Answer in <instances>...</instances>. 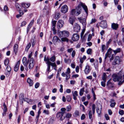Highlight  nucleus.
<instances>
[{"label": "nucleus", "instance_id": "f257e3e1", "mask_svg": "<svg viewBox=\"0 0 124 124\" xmlns=\"http://www.w3.org/2000/svg\"><path fill=\"white\" fill-rule=\"evenodd\" d=\"M112 77L113 78V80L114 82H119L118 83L119 85H121L124 82V80H123L122 82H120L122 80V77L120 76V75L119 74V73L117 74L116 73L113 74L112 75Z\"/></svg>", "mask_w": 124, "mask_h": 124}, {"label": "nucleus", "instance_id": "f03ea898", "mask_svg": "<svg viewBox=\"0 0 124 124\" xmlns=\"http://www.w3.org/2000/svg\"><path fill=\"white\" fill-rule=\"evenodd\" d=\"M82 11L81 7L79 5L76 7V8L71 10L70 14L72 15L78 16L80 14Z\"/></svg>", "mask_w": 124, "mask_h": 124}, {"label": "nucleus", "instance_id": "7ed1b4c3", "mask_svg": "<svg viewBox=\"0 0 124 124\" xmlns=\"http://www.w3.org/2000/svg\"><path fill=\"white\" fill-rule=\"evenodd\" d=\"M66 109L65 108H62L61 109V112L57 113L56 115L57 118H59L61 120H62L65 118V116H64V114L65 112Z\"/></svg>", "mask_w": 124, "mask_h": 124}, {"label": "nucleus", "instance_id": "20e7f679", "mask_svg": "<svg viewBox=\"0 0 124 124\" xmlns=\"http://www.w3.org/2000/svg\"><path fill=\"white\" fill-rule=\"evenodd\" d=\"M69 35V32L66 31H60L58 33V35L60 38L62 37H68Z\"/></svg>", "mask_w": 124, "mask_h": 124}, {"label": "nucleus", "instance_id": "39448f33", "mask_svg": "<svg viewBox=\"0 0 124 124\" xmlns=\"http://www.w3.org/2000/svg\"><path fill=\"white\" fill-rule=\"evenodd\" d=\"M78 19L80 22L83 25L84 28H85L87 23L85 18H82L81 17H79L78 18Z\"/></svg>", "mask_w": 124, "mask_h": 124}, {"label": "nucleus", "instance_id": "423d86ee", "mask_svg": "<svg viewBox=\"0 0 124 124\" xmlns=\"http://www.w3.org/2000/svg\"><path fill=\"white\" fill-rule=\"evenodd\" d=\"M102 107L101 105L100 104H98L97 107L96 108V112L99 116L101 113Z\"/></svg>", "mask_w": 124, "mask_h": 124}, {"label": "nucleus", "instance_id": "0eeeda50", "mask_svg": "<svg viewBox=\"0 0 124 124\" xmlns=\"http://www.w3.org/2000/svg\"><path fill=\"white\" fill-rule=\"evenodd\" d=\"M92 68L90 67L88 65H87L85 67L84 71L85 73L86 74H88L91 71Z\"/></svg>", "mask_w": 124, "mask_h": 124}, {"label": "nucleus", "instance_id": "6e6552de", "mask_svg": "<svg viewBox=\"0 0 124 124\" xmlns=\"http://www.w3.org/2000/svg\"><path fill=\"white\" fill-rule=\"evenodd\" d=\"M34 60L33 58H31L29 60V64L28 67L29 69H31L33 67L34 65Z\"/></svg>", "mask_w": 124, "mask_h": 124}, {"label": "nucleus", "instance_id": "1a4fd4ad", "mask_svg": "<svg viewBox=\"0 0 124 124\" xmlns=\"http://www.w3.org/2000/svg\"><path fill=\"white\" fill-rule=\"evenodd\" d=\"M100 26L103 29L106 28L107 26L106 21L103 20L101 21L100 23Z\"/></svg>", "mask_w": 124, "mask_h": 124}, {"label": "nucleus", "instance_id": "9d476101", "mask_svg": "<svg viewBox=\"0 0 124 124\" xmlns=\"http://www.w3.org/2000/svg\"><path fill=\"white\" fill-rule=\"evenodd\" d=\"M80 7L82 6L85 12H86L87 14H88V8L82 2H80L79 4Z\"/></svg>", "mask_w": 124, "mask_h": 124}, {"label": "nucleus", "instance_id": "9b49d317", "mask_svg": "<svg viewBox=\"0 0 124 124\" xmlns=\"http://www.w3.org/2000/svg\"><path fill=\"white\" fill-rule=\"evenodd\" d=\"M119 57V56H116L115 58L114 61L112 63L113 65H115L119 63L120 61Z\"/></svg>", "mask_w": 124, "mask_h": 124}, {"label": "nucleus", "instance_id": "f8f14e48", "mask_svg": "<svg viewBox=\"0 0 124 124\" xmlns=\"http://www.w3.org/2000/svg\"><path fill=\"white\" fill-rule=\"evenodd\" d=\"M74 25V31L76 32H78L79 31L80 29V26L77 23H75Z\"/></svg>", "mask_w": 124, "mask_h": 124}, {"label": "nucleus", "instance_id": "ddd939ff", "mask_svg": "<svg viewBox=\"0 0 124 124\" xmlns=\"http://www.w3.org/2000/svg\"><path fill=\"white\" fill-rule=\"evenodd\" d=\"M79 35L76 33L73 34L72 38V39L74 41H78L79 39Z\"/></svg>", "mask_w": 124, "mask_h": 124}, {"label": "nucleus", "instance_id": "4468645a", "mask_svg": "<svg viewBox=\"0 0 124 124\" xmlns=\"http://www.w3.org/2000/svg\"><path fill=\"white\" fill-rule=\"evenodd\" d=\"M63 21L62 20H59L57 24V27L58 29H60L63 26L64 24Z\"/></svg>", "mask_w": 124, "mask_h": 124}, {"label": "nucleus", "instance_id": "2eb2a0df", "mask_svg": "<svg viewBox=\"0 0 124 124\" xmlns=\"http://www.w3.org/2000/svg\"><path fill=\"white\" fill-rule=\"evenodd\" d=\"M56 22V21L55 20L53 21L52 22V26L53 27L52 30L53 31V33L54 34H55L56 33V31L55 28Z\"/></svg>", "mask_w": 124, "mask_h": 124}, {"label": "nucleus", "instance_id": "dca6fc26", "mask_svg": "<svg viewBox=\"0 0 124 124\" xmlns=\"http://www.w3.org/2000/svg\"><path fill=\"white\" fill-rule=\"evenodd\" d=\"M22 62L23 65L26 66V69L27 70L28 69L27 65L29 62V60L27 61L26 58L25 57H24L23 59Z\"/></svg>", "mask_w": 124, "mask_h": 124}, {"label": "nucleus", "instance_id": "f3484780", "mask_svg": "<svg viewBox=\"0 0 124 124\" xmlns=\"http://www.w3.org/2000/svg\"><path fill=\"white\" fill-rule=\"evenodd\" d=\"M68 10V8L67 6L66 5H65L62 7L61 11L63 13H65Z\"/></svg>", "mask_w": 124, "mask_h": 124}, {"label": "nucleus", "instance_id": "a211bd4d", "mask_svg": "<svg viewBox=\"0 0 124 124\" xmlns=\"http://www.w3.org/2000/svg\"><path fill=\"white\" fill-rule=\"evenodd\" d=\"M110 79L107 82V86L108 87L110 88H113L114 86V84L110 82Z\"/></svg>", "mask_w": 124, "mask_h": 124}, {"label": "nucleus", "instance_id": "6ab92c4d", "mask_svg": "<svg viewBox=\"0 0 124 124\" xmlns=\"http://www.w3.org/2000/svg\"><path fill=\"white\" fill-rule=\"evenodd\" d=\"M11 70V68L8 65L7 66L6 71H7V72H6V75L7 77H8L10 74Z\"/></svg>", "mask_w": 124, "mask_h": 124}, {"label": "nucleus", "instance_id": "aec40b11", "mask_svg": "<svg viewBox=\"0 0 124 124\" xmlns=\"http://www.w3.org/2000/svg\"><path fill=\"white\" fill-rule=\"evenodd\" d=\"M34 22V20H32L31 22L27 28V33H28L31 27L32 26V25Z\"/></svg>", "mask_w": 124, "mask_h": 124}, {"label": "nucleus", "instance_id": "412c9836", "mask_svg": "<svg viewBox=\"0 0 124 124\" xmlns=\"http://www.w3.org/2000/svg\"><path fill=\"white\" fill-rule=\"evenodd\" d=\"M53 41L54 42H61V40L57 36H55L53 38Z\"/></svg>", "mask_w": 124, "mask_h": 124}, {"label": "nucleus", "instance_id": "4be33fe9", "mask_svg": "<svg viewBox=\"0 0 124 124\" xmlns=\"http://www.w3.org/2000/svg\"><path fill=\"white\" fill-rule=\"evenodd\" d=\"M72 93L73 97V99L75 100H76L77 99V97L78 95L77 91H75L74 92H72Z\"/></svg>", "mask_w": 124, "mask_h": 124}, {"label": "nucleus", "instance_id": "5701e85b", "mask_svg": "<svg viewBox=\"0 0 124 124\" xmlns=\"http://www.w3.org/2000/svg\"><path fill=\"white\" fill-rule=\"evenodd\" d=\"M20 63L19 61H18L16 63L14 68V70L16 72L18 70Z\"/></svg>", "mask_w": 124, "mask_h": 124}, {"label": "nucleus", "instance_id": "b1692460", "mask_svg": "<svg viewBox=\"0 0 124 124\" xmlns=\"http://www.w3.org/2000/svg\"><path fill=\"white\" fill-rule=\"evenodd\" d=\"M112 50L113 51V50H112L110 48L108 49L107 53H106V54H107L108 56V57H110L112 55Z\"/></svg>", "mask_w": 124, "mask_h": 124}, {"label": "nucleus", "instance_id": "393cba45", "mask_svg": "<svg viewBox=\"0 0 124 124\" xmlns=\"http://www.w3.org/2000/svg\"><path fill=\"white\" fill-rule=\"evenodd\" d=\"M110 102L111 103L110 104V107L112 108L114 107L116 104V103L115 102V100L113 99H111Z\"/></svg>", "mask_w": 124, "mask_h": 124}, {"label": "nucleus", "instance_id": "a878e982", "mask_svg": "<svg viewBox=\"0 0 124 124\" xmlns=\"http://www.w3.org/2000/svg\"><path fill=\"white\" fill-rule=\"evenodd\" d=\"M49 8L47 6H45L43 9V12L45 14H48L49 13Z\"/></svg>", "mask_w": 124, "mask_h": 124}, {"label": "nucleus", "instance_id": "bb28decb", "mask_svg": "<svg viewBox=\"0 0 124 124\" xmlns=\"http://www.w3.org/2000/svg\"><path fill=\"white\" fill-rule=\"evenodd\" d=\"M30 6V4L29 3H23L22 4V7L25 8H28Z\"/></svg>", "mask_w": 124, "mask_h": 124}, {"label": "nucleus", "instance_id": "cd10ccee", "mask_svg": "<svg viewBox=\"0 0 124 124\" xmlns=\"http://www.w3.org/2000/svg\"><path fill=\"white\" fill-rule=\"evenodd\" d=\"M27 82L29 84L30 86H32L33 84V81L31 80L30 78H28L27 79Z\"/></svg>", "mask_w": 124, "mask_h": 124}, {"label": "nucleus", "instance_id": "c85d7f7f", "mask_svg": "<svg viewBox=\"0 0 124 124\" xmlns=\"http://www.w3.org/2000/svg\"><path fill=\"white\" fill-rule=\"evenodd\" d=\"M67 38V37H62L61 38V42H68L69 41V39Z\"/></svg>", "mask_w": 124, "mask_h": 124}, {"label": "nucleus", "instance_id": "c756f323", "mask_svg": "<svg viewBox=\"0 0 124 124\" xmlns=\"http://www.w3.org/2000/svg\"><path fill=\"white\" fill-rule=\"evenodd\" d=\"M112 28L113 29L116 30L118 27V25L114 23H112L111 25Z\"/></svg>", "mask_w": 124, "mask_h": 124}, {"label": "nucleus", "instance_id": "7c9ffc66", "mask_svg": "<svg viewBox=\"0 0 124 124\" xmlns=\"http://www.w3.org/2000/svg\"><path fill=\"white\" fill-rule=\"evenodd\" d=\"M119 74L122 77V79L124 80V70H123L119 72Z\"/></svg>", "mask_w": 124, "mask_h": 124}, {"label": "nucleus", "instance_id": "2f4dec72", "mask_svg": "<svg viewBox=\"0 0 124 124\" xmlns=\"http://www.w3.org/2000/svg\"><path fill=\"white\" fill-rule=\"evenodd\" d=\"M75 18L74 17H70L69 20L70 23L72 25H73L74 22H75Z\"/></svg>", "mask_w": 124, "mask_h": 124}, {"label": "nucleus", "instance_id": "473e14b6", "mask_svg": "<svg viewBox=\"0 0 124 124\" xmlns=\"http://www.w3.org/2000/svg\"><path fill=\"white\" fill-rule=\"evenodd\" d=\"M18 48V45L17 44H15L14 46V52L16 54L17 52Z\"/></svg>", "mask_w": 124, "mask_h": 124}, {"label": "nucleus", "instance_id": "72a5a7b5", "mask_svg": "<svg viewBox=\"0 0 124 124\" xmlns=\"http://www.w3.org/2000/svg\"><path fill=\"white\" fill-rule=\"evenodd\" d=\"M20 14H18L16 15V17L17 18H18L19 17L21 16L23 14V12L21 10H20L19 11Z\"/></svg>", "mask_w": 124, "mask_h": 124}, {"label": "nucleus", "instance_id": "f704fd0d", "mask_svg": "<svg viewBox=\"0 0 124 124\" xmlns=\"http://www.w3.org/2000/svg\"><path fill=\"white\" fill-rule=\"evenodd\" d=\"M86 56L85 55H84L82 58L80 59V62L81 64L83 63L84 60L86 59Z\"/></svg>", "mask_w": 124, "mask_h": 124}, {"label": "nucleus", "instance_id": "c9c22d12", "mask_svg": "<svg viewBox=\"0 0 124 124\" xmlns=\"http://www.w3.org/2000/svg\"><path fill=\"white\" fill-rule=\"evenodd\" d=\"M121 51V49L120 48H117L116 50H113V51L115 54H116L117 53H119Z\"/></svg>", "mask_w": 124, "mask_h": 124}, {"label": "nucleus", "instance_id": "e433bc0d", "mask_svg": "<svg viewBox=\"0 0 124 124\" xmlns=\"http://www.w3.org/2000/svg\"><path fill=\"white\" fill-rule=\"evenodd\" d=\"M54 120V117H51L50 119L48 124H52L53 123Z\"/></svg>", "mask_w": 124, "mask_h": 124}, {"label": "nucleus", "instance_id": "4c0bfd02", "mask_svg": "<svg viewBox=\"0 0 124 124\" xmlns=\"http://www.w3.org/2000/svg\"><path fill=\"white\" fill-rule=\"evenodd\" d=\"M3 106L4 107V108L3 109L4 112H6L7 111V106L5 103H4L3 104Z\"/></svg>", "mask_w": 124, "mask_h": 124}, {"label": "nucleus", "instance_id": "58836bf2", "mask_svg": "<svg viewBox=\"0 0 124 124\" xmlns=\"http://www.w3.org/2000/svg\"><path fill=\"white\" fill-rule=\"evenodd\" d=\"M31 46V44L30 43H29L27 46L25 50L26 51H28L29 49L30 48Z\"/></svg>", "mask_w": 124, "mask_h": 124}, {"label": "nucleus", "instance_id": "ea45409f", "mask_svg": "<svg viewBox=\"0 0 124 124\" xmlns=\"http://www.w3.org/2000/svg\"><path fill=\"white\" fill-rule=\"evenodd\" d=\"M84 88H83L80 89L79 92L80 95L82 96L83 94V93L84 92Z\"/></svg>", "mask_w": 124, "mask_h": 124}, {"label": "nucleus", "instance_id": "a19ab883", "mask_svg": "<svg viewBox=\"0 0 124 124\" xmlns=\"http://www.w3.org/2000/svg\"><path fill=\"white\" fill-rule=\"evenodd\" d=\"M67 111H70L72 109V108L70 105H69L66 107V109Z\"/></svg>", "mask_w": 124, "mask_h": 124}, {"label": "nucleus", "instance_id": "79ce46f5", "mask_svg": "<svg viewBox=\"0 0 124 124\" xmlns=\"http://www.w3.org/2000/svg\"><path fill=\"white\" fill-rule=\"evenodd\" d=\"M55 55H53L52 57L50 58V60L52 62H54L55 60Z\"/></svg>", "mask_w": 124, "mask_h": 124}, {"label": "nucleus", "instance_id": "37998d69", "mask_svg": "<svg viewBox=\"0 0 124 124\" xmlns=\"http://www.w3.org/2000/svg\"><path fill=\"white\" fill-rule=\"evenodd\" d=\"M60 16V14L59 13H57L55 15L56 19H58Z\"/></svg>", "mask_w": 124, "mask_h": 124}, {"label": "nucleus", "instance_id": "c03bdc74", "mask_svg": "<svg viewBox=\"0 0 124 124\" xmlns=\"http://www.w3.org/2000/svg\"><path fill=\"white\" fill-rule=\"evenodd\" d=\"M9 60L8 59H6L4 61V64L5 66L8 65L9 63Z\"/></svg>", "mask_w": 124, "mask_h": 124}, {"label": "nucleus", "instance_id": "a18cd8bd", "mask_svg": "<svg viewBox=\"0 0 124 124\" xmlns=\"http://www.w3.org/2000/svg\"><path fill=\"white\" fill-rule=\"evenodd\" d=\"M44 60L45 61H47V64L49 63V62H50L49 61L50 59L49 58H46V56L44 57Z\"/></svg>", "mask_w": 124, "mask_h": 124}, {"label": "nucleus", "instance_id": "49530a36", "mask_svg": "<svg viewBox=\"0 0 124 124\" xmlns=\"http://www.w3.org/2000/svg\"><path fill=\"white\" fill-rule=\"evenodd\" d=\"M112 39H110L107 42L106 45V47L107 48H108V47L109 44L110 43Z\"/></svg>", "mask_w": 124, "mask_h": 124}, {"label": "nucleus", "instance_id": "de8ad7c7", "mask_svg": "<svg viewBox=\"0 0 124 124\" xmlns=\"http://www.w3.org/2000/svg\"><path fill=\"white\" fill-rule=\"evenodd\" d=\"M31 41L32 44V46L33 47L35 44L36 41L33 39H31Z\"/></svg>", "mask_w": 124, "mask_h": 124}, {"label": "nucleus", "instance_id": "09e8293b", "mask_svg": "<svg viewBox=\"0 0 124 124\" xmlns=\"http://www.w3.org/2000/svg\"><path fill=\"white\" fill-rule=\"evenodd\" d=\"M48 63L50 65L53 67H56V65L55 63H52L51 62H49Z\"/></svg>", "mask_w": 124, "mask_h": 124}, {"label": "nucleus", "instance_id": "8fccbe9b", "mask_svg": "<svg viewBox=\"0 0 124 124\" xmlns=\"http://www.w3.org/2000/svg\"><path fill=\"white\" fill-rule=\"evenodd\" d=\"M72 116V114L70 113H68L66 114L65 117L67 118H70Z\"/></svg>", "mask_w": 124, "mask_h": 124}, {"label": "nucleus", "instance_id": "3c124183", "mask_svg": "<svg viewBox=\"0 0 124 124\" xmlns=\"http://www.w3.org/2000/svg\"><path fill=\"white\" fill-rule=\"evenodd\" d=\"M66 79H69L70 77V74L68 73H66Z\"/></svg>", "mask_w": 124, "mask_h": 124}, {"label": "nucleus", "instance_id": "603ef678", "mask_svg": "<svg viewBox=\"0 0 124 124\" xmlns=\"http://www.w3.org/2000/svg\"><path fill=\"white\" fill-rule=\"evenodd\" d=\"M92 110L93 112V113L94 114L95 112V105L94 104H93L92 105Z\"/></svg>", "mask_w": 124, "mask_h": 124}, {"label": "nucleus", "instance_id": "864d4df0", "mask_svg": "<svg viewBox=\"0 0 124 124\" xmlns=\"http://www.w3.org/2000/svg\"><path fill=\"white\" fill-rule=\"evenodd\" d=\"M43 113L47 115H48L49 114L48 110H44L43 111Z\"/></svg>", "mask_w": 124, "mask_h": 124}, {"label": "nucleus", "instance_id": "5fc2aeb1", "mask_svg": "<svg viewBox=\"0 0 124 124\" xmlns=\"http://www.w3.org/2000/svg\"><path fill=\"white\" fill-rule=\"evenodd\" d=\"M92 112L91 110L89 111V118L90 119H91L92 117Z\"/></svg>", "mask_w": 124, "mask_h": 124}, {"label": "nucleus", "instance_id": "6e6d98bb", "mask_svg": "<svg viewBox=\"0 0 124 124\" xmlns=\"http://www.w3.org/2000/svg\"><path fill=\"white\" fill-rule=\"evenodd\" d=\"M92 49L91 48L88 49L87 51V53L88 54H91Z\"/></svg>", "mask_w": 124, "mask_h": 124}, {"label": "nucleus", "instance_id": "4d7b16f0", "mask_svg": "<svg viewBox=\"0 0 124 124\" xmlns=\"http://www.w3.org/2000/svg\"><path fill=\"white\" fill-rule=\"evenodd\" d=\"M96 21V20L95 18H93L92 19L91 21L90 22V24H92L95 23Z\"/></svg>", "mask_w": 124, "mask_h": 124}, {"label": "nucleus", "instance_id": "13d9d810", "mask_svg": "<svg viewBox=\"0 0 124 124\" xmlns=\"http://www.w3.org/2000/svg\"><path fill=\"white\" fill-rule=\"evenodd\" d=\"M105 48V45H102L101 50L102 52H103Z\"/></svg>", "mask_w": 124, "mask_h": 124}, {"label": "nucleus", "instance_id": "bf43d9fd", "mask_svg": "<svg viewBox=\"0 0 124 124\" xmlns=\"http://www.w3.org/2000/svg\"><path fill=\"white\" fill-rule=\"evenodd\" d=\"M16 7L17 9L19 11H20V10H21L20 9L19 5L18 4L16 3Z\"/></svg>", "mask_w": 124, "mask_h": 124}, {"label": "nucleus", "instance_id": "052dcab7", "mask_svg": "<svg viewBox=\"0 0 124 124\" xmlns=\"http://www.w3.org/2000/svg\"><path fill=\"white\" fill-rule=\"evenodd\" d=\"M75 50H73L71 54V56L72 57L74 58V57L75 54Z\"/></svg>", "mask_w": 124, "mask_h": 124}, {"label": "nucleus", "instance_id": "680f3d73", "mask_svg": "<svg viewBox=\"0 0 124 124\" xmlns=\"http://www.w3.org/2000/svg\"><path fill=\"white\" fill-rule=\"evenodd\" d=\"M119 114L121 115H123L124 114V111L123 110H121L119 112Z\"/></svg>", "mask_w": 124, "mask_h": 124}, {"label": "nucleus", "instance_id": "e2e57ef3", "mask_svg": "<svg viewBox=\"0 0 124 124\" xmlns=\"http://www.w3.org/2000/svg\"><path fill=\"white\" fill-rule=\"evenodd\" d=\"M26 23V22L25 21H24L22 22L21 23V26L23 27L24 26Z\"/></svg>", "mask_w": 124, "mask_h": 124}, {"label": "nucleus", "instance_id": "0e129e2a", "mask_svg": "<svg viewBox=\"0 0 124 124\" xmlns=\"http://www.w3.org/2000/svg\"><path fill=\"white\" fill-rule=\"evenodd\" d=\"M92 38V36L91 34H89L88 36V37L87 39L88 41H90Z\"/></svg>", "mask_w": 124, "mask_h": 124}, {"label": "nucleus", "instance_id": "69168bd1", "mask_svg": "<svg viewBox=\"0 0 124 124\" xmlns=\"http://www.w3.org/2000/svg\"><path fill=\"white\" fill-rule=\"evenodd\" d=\"M105 117L107 120H108L109 119V118L108 116V115L107 114H106L105 115Z\"/></svg>", "mask_w": 124, "mask_h": 124}, {"label": "nucleus", "instance_id": "338daca9", "mask_svg": "<svg viewBox=\"0 0 124 124\" xmlns=\"http://www.w3.org/2000/svg\"><path fill=\"white\" fill-rule=\"evenodd\" d=\"M24 98V96L23 94H21L20 95V98L21 100H23Z\"/></svg>", "mask_w": 124, "mask_h": 124}, {"label": "nucleus", "instance_id": "774afa93", "mask_svg": "<svg viewBox=\"0 0 124 124\" xmlns=\"http://www.w3.org/2000/svg\"><path fill=\"white\" fill-rule=\"evenodd\" d=\"M66 99H67V101H70L71 100V98L69 96L67 97Z\"/></svg>", "mask_w": 124, "mask_h": 124}]
</instances>
